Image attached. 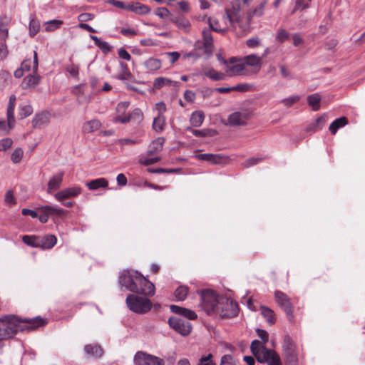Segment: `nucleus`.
<instances>
[{
  "label": "nucleus",
  "instance_id": "33",
  "mask_svg": "<svg viewBox=\"0 0 365 365\" xmlns=\"http://www.w3.org/2000/svg\"><path fill=\"white\" fill-rule=\"evenodd\" d=\"M172 21L177 26V27L183 31L188 32L190 29V21L183 17H176L172 19Z\"/></svg>",
  "mask_w": 365,
  "mask_h": 365
},
{
  "label": "nucleus",
  "instance_id": "44",
  "mask_svg": "<svg viewBox=\"0 0 365 365\" xmlns=\"http://www.w3.org/2000/svg\"><path fill=\"white\" fill-rule=\"evenodd\" d=\"M261 312L264 318L269 324L274 323L275 319L274 317V312L272 309L266 307H261Z\"/></svg>",
  "mask_w": 365,
  "mask_h": 365
},
{
  "label": "nucleus",
  "instance_id": "54",
  "mask_svg": "<svg viewBox=\"0 0 365 365\" xmlns=\"http://www.w3.org/2000/svg\"><path fill=\"white\" fill-rule=\"evenodd\" d=\"M208 24H209L210 30H212L214 31L219 32V33H224L226 31V29L220 28L218 25L217 21H216L214 19H209Z\"/></svg>",
  "mask_w": 365,
  "mask_h": 365
},
{
  "label": "nucleus",
  "instance_id": "50",
  "mask_svg": "<svg viewBox=\"0 0 365 365\" xmlns=\"http://www.w3.org/2000/svg\"><path fill=\"white\" fill-rule=\"evenodd\" d=\"M24 156V151L21 148H16L11 153V160L14 164L19 163Z\"/></svg>",
  "mask_w": 365,
  "mask_h": 365
},
{
  "label": "nucleus",
  "instance_id": "60",
  "mask_svg": "<svg viewBox=\"0 0 365 365\" xmlns=\"http://www.w3.org/2000/svg\"><path fill=\"white\" fill-rule=\"evenodd\" d=\"M220 365H235L233 357L230 354L222 356Z\"/></svg>",
  "mask_w": 365,
  "mask_h": 365
},
{
  "label": "nucleus",
  "instance_id": "41",
  "mask_svg": "<svg viewBox=\"0 0 365 365\" xmlns=\"http://www.w3.org/2000/svg\"><path fill=\"white\" fill-rule=\"evenodd\" d=\"M327 122V117L325 115L318 118L316 121L309 125V130L316 132L321 130Z\"/></svg>",
  "mask_w": 365,
  "mask_h": 365
},
{
  "label": "nucleus",
  "instance_id": "36",
  "mask_svg": "<svg viewBox=\"0 0 365 365\" xmlns=\"http://www.w3.org/2000/svg\"><path fill=\"white\" fill-rule=\"evenodd\" d=\"M126 9L141 14H147L149 12L148 7L140 3H133L132 4H128L126 6Z\"/></svg>",
  "mask_w": 365,
  "mask_h": 365
},
{
  "label": "nucleus",
  "instance_id": "6",
  "mask_svg": "<svg viewBox=\"0 0 365 365\" xmlns=\"http://www.w3.org/2000/svg\"><path fill=\"white\" fill-rule=\"evenodd\" d=\"M16 97L12 94L9 97L7 106L6 115L7 121L0 120V133L7 134L12 130L15 125L16 120L14 118V108L16 106Z\"/></svg>",
  "mask_w": 365,
  "mask_h": 365
},
{
  "label": "nucleus",
  "instance_id": "21",
  "mask_svg": "<svg viewBox=\"0 0 365 365\" xmlns=\"http://www.w3.org/2000/svg\"><path fill=\"white\" fill-rule=\"evenodd\" d=\"M245 66L256 68L259 71L262 66V58L255 54L245 56L243 59Z\"/></svg>",
  "mask_w": 365,
  "mask_h": 365
},
{
  "label": "nucleus",
  "instance_id": "18",
  "mask_svg": "<svg viewBox=\"0 0 365 365\" xmlns=\"http://www.w3.org/2000/svg\"><path fill=\"white\" fill-rule=\"evenodd\" d=\"M170 309L172 312L182 316L190 320L195 319L197 317V314L194 311L177 305H170Z\"/></svg>",
  "mask_w": 365,
  "mask_h": 365
},
{
  "label": "nucleus",
  "instance_id": "8",
  "mask_svg": "<svg viewBox=\"0 0 365 365\" xmlns=\"http://www.w3.org/2000/svg\"><path fill=\"white\" fill-rule=\"evenodd\" d=\"M135 365H165L163 359L143 351H137L133 358Z\"/></svg>",
  "mask_w": 365,
  "mask_h": 365
},
{
  "label": "nucleus",
  "instance_id": "42",
  "mask_svg": "<svg viewBox=\"0 0 365 365\" xmlns=\"http://www.w3.org/2000/svg\"><path fill=\"white\" fill-rule=\"evenodd\" d=\"M165 118L163 115L159 114L154 118L153 123V128L157 132H160L163 130L165 125Z\"/></svg>",
  "mask_w": 365,
  "mask_h": 365
},
{
  "label": "nucleus",
  "instance_id": "11",
  "mask_svg": "<svg viewBox=\"0 0 365 365\" xmlns=\"http://www.w3.org/2000/svg\"><path fill=\"white\" fill-rule=\"evenodd\" d=\"M282 347L287 359L289 362L296 361L295 344L289 336L287 335L284 336Z\"/></svg>",
  "mask_w": 365,
  "mask_h": 365
},
{
  "label": "nucleus",
  "instance_id": "61",
  "mask_svg": "<svg viewBox=\"0 0 365 365\" xmlns=\"http://www.w3.org/2000/svg\"><path fill=\"white\" fill-rule=\"evenodd\" d=\"M155 14L161 19L168 17L170 14V11L167 8L161 7L156 9Z\"/></svg>",
  "mask_w": 365,
  "mask_h": 365
},
{
  "label": "nucleus",
  "instance_id": "62",
  "mask_svg": "<svg viewBox=\"0 0 365 365\" xmlns=\"http://www.w3.org/2000/svg\"><path fill=\"white\" fill-rule=\"evenodd\" d=\"M299 100V97L298 96H292L287 98H285L282 100V103L286 106H291L296 102H297Z\"/></svg>",
  "mask_w": 365,
  "mask_h": 365
},
{
  "label": "nucleus",
  "instance_id": "26",
  "mask_svg": "<svg viewBox=\"0 0 365 365\" xmlns=\"http://www.w3.org/2000/svg\"><path fill=\"white\" fill-rule=\"evenodd\" d=\"M84 350L86 354L90 357H100L103 355V349L98 345L88 344L86 345Z\"/></svg>",
  "mask_w": 365,
  "mask_h": 365
},
{
  "label": "nucleus",
  "instance_id": "40",
  "mask_svg": "<svg viewBox=\"0 0 365 365\" xmlns=\"http://www.w3.org/2000/svg\"><path fill=\"white\" fill-rule=\"evenodd\" d=\"M204 75L214 81H221L225 78L222 73L218 72L213 68H209L204 72Z\"/></svg>",
  "mask_w": 365,
  "mask_h": 365
},
{
  "label": "nucleus",
  "instance_id": "12",
  "mask_svg": "<svg viewBox=\"0 0 365 365\" xmlns=\"http://www.w3.org/2000/svg\"><path fill=\"white\" fill-rule=\"evenodd\" d=\"M260 363H267L268 365H282L279 355L273 350L264 349L258 361Z\"/></svg>",
  "mask_w": 365,
  "mask_h": 365
},
{
  "label": "nucleus",
  "instance_id": "20",
  "mask_svg": "<svg viewBox=\"0 0 365 365\" xmlns=\"http://www.w3.org/2000/svg\"><path fill=\"white\" fill-rule=\"evenodd\" d=\"M57 242V238L53 235L39 236V248L43 250L51 249Z\"/></svg>",
  "mask_w": 365,
  "mask_h": 365
},
{
  "label": "nucleus",
  "instance_id": "2",
  "mask_svg": "<svg viewBox=\"0 0 365 365\" xmlns=\"http://www.w3.org/2000/svg\"><path fill=\"white\" fill-rule=\"evenodd\" d=\"M138 293L130 294L127 296L125 302L128 309L137 314L148 312L153 306L151 301L146 297H142Z\"/></svg>",
  "mask_w": 365,
  "mask_h": 365
},
{
  "label": "nucleus",
  "instance_id": "13",
  "mask_svg": "<svg viewBox=\"0 0 365 365\" xmlns=\"http://www.w3.org/2000/svg\"><path fill=\"white\" fill-rule=\"evenodd\" d=\"M138 292L144 296L152 297L155 294V289L154 284L144 277L142 274L139 278Z\"/></svg>",
  "mask_w": 365,
  "mask_h": 365
},
{
  "label": "nucleus",
  "instance_id": "45",
  "mask_svg": "<svg viewBox=\"0 0 365 365\" xmlns=\"http://www.w3.org/2000/svg\"><path fill=\"white\" fill-rule=\"evenodd\" d=\"M268 0H263L253 11L250 13V17H259L263 15Z\"/></svg>",
  "mask_w": 365,
  "mask_h": 365
},
{
  "label": "nucleus",
  "instance_id": "53",
  "mask_svg": "<svg viewBox=\"0 0 365 365\" xmlns=\"http://www.w3.org/2000/svg\"><path fill=\"white\" fill-rule=\"evenodd\" d=\"M62 24H63V21L61 20H51V21H47L46 23V26L45 27V30L46 31H53L54 29L58 28Z\"/></svg>",
  "mask_w": 365,
  "mask_h": 365
},
{
  "label": "nucleus",
  "instance_id": "48",
  "mask_svg": "<svg viewBox=\"0 0 365 365\" xmlns=\"http://www.w3.org/2000/svg\"><path fill=\"white\" fill-rule=\"evenodd\" d=\"M173 82L170 79H169V78H165V77H159V78H157L154 81L153 86L156 89H160L163 86H165V85L170 86V85L173 84Z\"/></svg>",
  "mask_w": 365,
  "mask_h": 365
},
{
  "label": "nucleus",
  "instance_id": "63",
  "mask_svg": "<svg viewBox=\"0 0 365 365\" xmlns=\"http://www.w3.org/2000/svg\"><path fill=\"white\" fill-rule=\"evenodd\" d=\"M259 161H261V158H251L243 163V166L245 168H250L257 164Z\"/></svg>",
  "mask_w": 365,
  "mask_h": 365
},
{
  "label": "nucleus",
  "instance_id": "30",
  "mask_svg": "<svg viewBox=\"0 0 365 365\" xmlns=\"http://www.w3.org/2000/svg\"><path fill=\"white\" fill-rule=\"evenodd\" d=\"M101 123L98 120L93 119L86 123L83 125V131L84 133H93L98 130L101 128Z\"/></svg>",
  "mask_w": 365,
  "mask_h": 365
},
{
  "label": "nucleus",
  "instance_id": "23",
  "mask_svg": "<svg viewBox=\"0 0 365 365\" xmlns=\"http://www.w3.org/2000/svg\"><path fill=\"white\" fill-rule=\"evenodd\" d=\"M32 64L33 71L34 73H36L38 70V56L36 51L34 52V61L32 62L31 59H26L21 63V68L24 71H29L31 70Z\"/></svg>",
  "mask_w": 365,
  "mask_h": 365
},
{
  "label": "nucleus",
  "instance_id": "29",
  "mask_svg": "<svg viewBox=\"0 0 365 365\" xmlns=\"http://www.w3.org/2000/svg\"><path fill=\"white\" fill-rule=\"evenodd\" d=\"M165 140L163 138H158L149 145L148 153V155H153L163 149Z\"/></svg>",
  "mask_w": 365,
  "mask_h": 365
},
{
  "label": "nucleus",
  "instance_id": "24",
  "mask_svg": "<svg viewBox=\"0 0 365 365\" xmlns=\"http://www.w3.org/2000/svg\"><path fill=\"white\" fill-rule=\"evenodd\" d=\"M203 44L207 53L212 52L213 38L210 29L202 31Z\"/></svg>",
  "mask_w": 365,
  "mask_h": 365
},
{
  "label": "nucleus",
  "instance_id": "27",
  "mask_svg": "<svg viewBox=\"0 0 365 365\" xmlns=\"http://www.w3.org/2000/svg\"><path fill=\"white\" fill-rule=\"evenodd\" d=\"M252 353L255 356L257 361L259 359L261 354H264V349H267L264 344H262L259 341L255 340L252 342L250 346Z\"/></svg>",
  "mask_w": 365,
  "mask_h": 365
},
{
  "label": "nucleus",
  "instance_id": "19",
  "mask_svg": "<svg viewBox=\"0 0 365 365\" xmlns=\"http://www.w3.org/2000/svg\"><path fill=\"white\" fill-rule=\"evenodd\" d=\"M63 173L54 175L48 182L47 192L51 193L58 189L63 182Z\"/></svg>",
  "mask_w": 365,
  "mask_h": 365
},
{
  "label": "nucleus",
  "instance_id": "47",
  "mask_svg": "<svg viewBox=\"0 0 365 365\" xmlns=\"http://www.w3.org/2000/svg\"><path fill=\"white\" fill-rule=\"evenodd\" d=\"M33 113V108L30 104L21 105L19 106V115L20 118L24 119Z\"/></svg>",
  "mask_w": 365,
  "mask_h": 365
},
{
  "label": "nucleus",
  "instance_id": "39",
  "mask_svg": "<svg viewBox=\"0 0 365 365\" xmlns=\"http://www.w3.org/2000/svg\"><path fill=\"white\" fill-rule=\"evenodd\" d=\"M22 240L26 245L29 246L39 248V236L24 235L22 237Z\"/></svg>",
  "mask_w": 365,
  "mask_h": 365
},
{
  "label": "nucleus",
  "instance_id": "37",
  "mask_svg": "<svg viewBox=\"0 0 365 365\" xmlns=\"http://www.w3.org/2000/svg\"><path fill=\"white\" fill-rule=\"evenodd\" d=\"M91 38L94 41L96 46H97L102 51L105 53H108L111 50V46L104 41L96 36H91Z\"/></svg>",
  "mask_w": 365,
  "mask_h": 365
},
{
  "label": "nucleus",
  "instance_id": "4",
  "mask_svg": "<svg viewBox=\"0 0 365 365\" xmlns=\"http://www.w3.org/2000/svg\"><path fill=\"white\" fill-rule=\"evenodd\" d=\"M141 274L133 269L123 270L119 276V283L126 289L136 293L138 292V282Z\"/></svg>",
  "mask_w": 365,
  "mask_h": 365
},
{
  "label": "nucleus",
  "instance_id": "1",
  "mask_svg": "<svg viewBox=\"0 0 365 365\" xmlns=\"http://www.w3.org/2000/svg\"><path fill=\"white\" fill-rule=\"evenodd\" d=\"M45 324L40 317L20 319L14 315H6L0 318V341L14 336L24 329H34Z\"/></svg>",
  "mask_w": 365,
  "mask_h": 365
},
{
  "label": "nucleus",
  "instance_id": "43",
  "mask_svg": "<svg viewBox=\"0 0 365 365\" xmlns=\"http://www.w3.org/2000/svg\"><path fill=\"white\" fill-rule=\"evenodd\" d=\"M189 289L186 286H180L174 292L175 297L178 301H183L187 296Z\"/></svg>",
  "mask_w": 365,
  "mask_h": 365
},
{
  "label": "nucleus",
  "instance_id": "35",
  "mask_svg": "<svg viewBox=\"0 0 365 365\" xmlns=\"http://www.w3.org/2000/svg\"><path fill=\"white\" fill-rule=\"evenodd\" d=\"M308 104L312 110L317 111L320 108L321 96L319 93H314L307 97Z\"/></svg>",
  "mask_w": 365,
  "mask_h": 365
},
{
  "label": "nucleus",
  "instance_id": "34",
  "mask_svg": "<svg viewBox=\"0 0 365 365\" xmlns=\"http://www.w3.org/2000/svg\"><path fill=\"white\" fill-rule=\"evenodd\" d=\"M347 124V120L345 117H341L334 120L329 125V130L331 134L334 135L338 129L344 127Z\"/></svg>",
  "mask_w": 365,
  "mask_h": 365
},
{
  "label": "nucleus",
  "instance_id": "59",
  "mask_svg": "<svg viewBox=\"0 0 365 365\" xmlns=\"http://www.w3.org/2000/svg\"><path fill=\"white\" fill-rule=\"evenodd\" d=\"M227 18L230 19V25H232L234 22L238 21V13L235 9H227Z\"/></svg>",
  "mask_w": 365,
  "mask_h": 365
},
{
  "label": "nucleus",
  "instance_id": "7",
  "mask_svg": "<svg viewBox=\"0 0 365 365\" xmlns=\"http://www.w3.org/2000/svg\"><path fill=\"white\" fill-rule=\"evenodd\" d=\"M238 311V305L236 302L230 299L222 297L220 298L218 302V307L215 314L221 318H231L236 316Z\"/></svg>",
  "mask_w": 365,
  "mask_h": 365
},
{
  "label": "nucleus",
  "instance_id": "3",
  "mask_svg": "<svg viewBox=\"0 0 365 365\" xmlns=\"http://www.w3.org/2000/svg\"><path fill=\"white\" fill-rule=\"evenodd\" d=\"M197 293L201 297L200 306L202 309L207 314H215L218 307V302L220 301L217 294L210 289L198 291Z\"/></svg>",
  "mask_w": 365,
  "mask_h": 365
},
{
  "label": "nucleus",
  "instance_id": "56",
  "mask_svg": "<svg viewBox=\"0 0 365 365\" xmlns=\"http://www.w3.org/2000/svg\"><path fill=\"white\" fill-rule=\"evenodd\" d=\"M289 33L284 29H279L276 35V40L279 42H284L289 38Z\"/></svg>",
  "mask_w": 365,
  "mask_h": 365
},
{
  "label": "nucleus",
  "instance_id": "55",
  "mask_svg": "<svg viewBox=\"0 0 365 365\" xmlns=\"http://www.w3.org/2000/svg\"><path fill=\"white\" fill-rule=\"evenodd\" d=\"M130 120L140 122L143 119V113L140 109L135 108L128 115Z\"/></svg>",
  "mask_w": 365,
  "mask_h": 365
},
{
  "label": "nucleus",
  "instance_id": "57",
  "mask_svg": "<svg viewBox=\"0 0 365 365\" xmlns=\"http://www.w3.org/2000/svg\"><path fill=\"white\" fill-rule=\"evenodd\" d=\"M4 201L8 205H14L16 203V200L11 190H8L5 194Z\"/></svg>",
  "mask_w": 365,
  "mask_h": 365
},
{
  "label": "nucleus",
  "instance_id": "52",
  "mask_svg": "<svg viewBox=\"0 0 365 365\" xmlns=\"http://www.w3.org/2000/svg\"><path fill=\"white\" fill-rule=\"evenodd\" d=\"M213 356L209 354L206 356H201L197 365H216L215 362L212 360Z\"/></svg>",
  "mask_w": 365,
  "mask_h": 365
},
{
  "label": "nucleus",
  "instance_id": "58",
  "mask_svg": "<svg viewBox=\"0 0 365 365\" xmlns=\"http://www.w3.org/2000/svg\"><path fill=\"white\" fill-rule=\"evenodd\" d=\"M13 141L11 138H6L0 140V151H5L12 145Z\"/></svg>",
  "mask_w": 365,
  "mask_h": 365
},
{
  "label": "nucleus",
  "instance_id": "46",
  "mask_svg": "<svg viewBox=\"0 0 365 365\" xmlns=\"http://www.w3.org/2000/svg\"><path fill=\"white\" fill-rule=\"evenodd\" d=\"M47 208H49V205H45L38 208V210L41 212V214L38 216V220L42 223L47 222L49 216L51 215V211L47 210Z\"/></svg>",
  "mask_w": 365,
  "mask_h": 365
},
{
  "label": "nucleus",
  "instance_id": "10",
  "mask_svg": "<svg viewBox=\"0 0 365 365\" xmlns=\"http://www.w3.org/2000/svg\"><path fill=\"white\" fill-rule=\"evenodd\" d=\"M274 297L278 304L284 309L289 319L291 320L293 311L289 298L284 293L280 291L275 292Z\"/></svg>",
  "mask_w": 365,
  "mask_h": 365
},
{
  "label": "nucleus",
  "instance_id": "17",
  "mask_svg": "<svg viewBox=\"0 0 365 365\" xmlns=\"http://www.w3.org/2000/svg\"><path fill=\"white\" fill-rule=\"evenodd\" d=\"M245 68L243 60L235 61L232 59L227 65V72L230 75H240L242 74Z\"/></svg>",
  "mask_w": 365,
  "mask_h": 365
},
{
  "label": "nucleus",
  "instance_id": "64",
  "mask_svg": "<svg viewBox=\"0 0 365 365\" xmlns=\"http://www.w3.org/2000/svg\"><path fill=\"white\" fill-rule=\"evenodd\" d=\"M257 334L258 336L263 341L264 344H266L268 341L269 335L266 331L257 329Z\"/></svg>",
  "mask_w": 365,
  "mask_h": 365
},
{
  "label": "nucleus",
  "instance_id": "51",
  "mask_svg": "<svg viewBox=\"0 0 365 365\" xmlns=\"http://www.w3.org/2000/svg\"><path fill=\"white\" fill-rule=\"evenodd\" d=\"M39 23L38 21L35 19H31L29 22V35L31 36H34L39 30Z\"/></svg>",
  "mask_w": 365,
  "mask_h": 365
},
{
  "label": "nucleus",
  "instance_id": "15",
  "mask_svg": "<svg viewBox=\"0 0 365 365\" xmlns=\"http://www.w3.org/2000/svg\"><path fill=\"white\" fill-rule=\"evenodd\" d=\"M195 158L198 160L209 162L213 165L224 163L227 161V157L221 154L210 153L198 154L195 155Z\"/></svg>",
  "mask_w": 365,
  "mask_h": 365
},
{
  "label": "nucleus",
  "instance_id": "28",
  "mask_svg": "<svg viewBox=\"0 0 365 365\" xmlns=\"http://www.w3.org/2000/svg\"><path fill=\"white\" fill-rule=\"evenodd\" d=\"M86 186L91 190H96L101 187H107L108 182L105 178H98L86 182Z\"/></svg>",
  "mask_w": 365,
  "mask_h": 365
},
{
  "label": "nucleus",
  "instance_id": "5",
  "mask_svg": "<svg viewBox=\"0 0 365 365\" xmlns=\"http://www.w3.org/2000/svg\"><path fill=\"white\" fill-rule=\"evenodd\" d=\"M11 18L7 15L0 16V58L4 59L9 53L6 40L9 38V26Z\"/></svg>",
  "mask_w": 365,
  "mask_h": 365
},
{
  "label": "nucleus",
  "instance_id": "14",
  "mask_svg": "<svg viewBox=\"0 0 365 365\" xmlns=\"http://www.w3.org/2000/svg\"><path fill=\"white\" fill-rule=\"evenodd\" d=\"M250 116V114L247 111L235 112L230 115L228 122L231 125H242L246 123Z\"/></svg>",
  "mask_w": 365,
  "mask_h": 365
},
{
  "label": "nucleus",
  "instance_id": "49",
  "mask_svg": "<svg viewBox=\"0 0 365 365\" xmlns=\"http://www.w3.org/2000/svg\"><path fill=\"white\" fill-rule=\"evenodd\" d=\"M187 130H190L195 136H197V137H205L207 135H212L215 133V130H210V129H205V130H193V129H191V128L188 127V128H187Z\"/></svg>",
  "mask_w": 365,
  "mask_h": 365
},
{
  "label": "nucleus",
  "instance_id": "32",
  "mask_svg": "<svg viewBox=\"0 0 365 365\" xmlns=\"http://www.w3.org/2000/svg\"><path fill=\"white\" fill-rule=\"evenodd\" d=\"M119 65L120 67V72L116 76V78L120 81L131 79L133 76L128 69V65L122 61H120Z\"/></svg>",
  "mask_w": 365,
  "mask_h": 365
},
{
  "label": "nucleus",
  "instance_id": "38",
  "mask_svg": "<svg viewBox=\"0 0 365 365\" xmlns=\"http://www.w3.org/2000/svg\"><path fill=\"white\" fill-rule=\"evenodd\" d=\"M145 66L150 71H155L160 68L161 61L159 59L150 58L145 62Z\"/></svg>",
  "mask_w": 365,
  "mask_h": 365
},
{
  "label": "nucleus",
  "instance_id": "22",
  "mask_svg": "<svg viewBox=\"0 0 365 365\" xmlns=\"http://www.w3.org/2000/svg\"><path fill=\"white\" fill-rule=\"evenodd\" d=\"M49 113L46 111L36 113L32 120L33 126L37 128L46 124L49 121Z\"/></svg>",
  "mask_w": 365,
  "mask_h": 365
},
{
  "label": "nucleus",
  "instance_id": "9",
  "mask_svg": "<svg viewBox=\"0 0 365 365\" xmlns=\"http://www.w3.org/2000/svg\"><path fill=\"white\" fill-rule=\"evenodd\" d=\"M168 322L170 328L183 336L189 335L192 331L191 324L179 317H171Z\"/></svg>",
  "mask_w": 365,
  "mask_h": 365
},
{
  "label": "nucleus",
  "instance_id": "16",
  "mask_svg": "<svg viewBox=\"0 0 365 365\" xmlns=\"http://www.w3.org/2000/svg\"><path fill=\"white\" fill-rule=\"evenodd\" d=\"M81 190L78 187H68L63 189L54 195L55 198L58 201L76 197L78 195Z\"/></svg>",
  "mask_w": 365,
  "mask_h": 365
},
{
  "label": "nucleus",
  "instance_id": "25",
  "mask_svg": "<svg viewBox=\"0 0 365 365\" xmlns=\"http://www.w3.org/2000/svg\"><path fill=\"white\" fill-rule=\"evenodd\" d=\"M39 83V77L36 75H29L22 81L21 86L24 89L35 88Z\"/></svg>",
  "mask_w": 365,
  "mask_h": 365
},
{
  "label": "nucleus",
  "instance_id": "31",
  "mask_svg": "<svg viewBox=\"0 0 365 365\" xmlns=\"http://www.w3.org/2000/svg\"><path fill=\"white\" fill-rule=\"evenodd\" d=\"M204 119V113L201 110H197L192 113L190 122L192 126L200 127L202 124Z\"/></svg>",
  "mask_w": 365,
  "mask_h": 365
}]
</instances>
